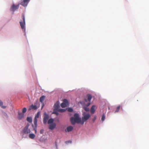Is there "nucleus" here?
<instances>
[{
    "label": "nucleus",
    "mask_w": 149,
    "mask_h": 149,
    "mask_svg": "<svg viewBox=\"0 0 149 149\" xmlns=\"http://www.w3.org/2000/svg\"><path fill=\"white\" fill-rule=\"evenodd\" d=\"M67 110L69 112H72L73 111V109L71 108H68L67 109Z\"/></svg>",
    "instance_id": "cd10ccee"
},
{
    "label": "nucleus",
    "mask_w": 149,
    "mask_h": 149,
    "mask_svg": "<svg viewBox=\"0 0 149 149\" xmlns=\"http://www.w3.org/2000/svg\"><path fill=\"white\" fill-rule=\"evenodd\" d=\"M45 96L44 95L42 96H41L40 99V102L42 103H43V101L45 99Z\"/></svg>",
    "instance_id": "f3484780"
},
{
    "label": "nucleus",
    "mask_w": 149,
    "mask_h": 149,
    "mask_svg": "<svg viewBox=\"0 0 149 149\" xmlns=\"http://www.w3.org/2000/svg\"><path fill=\"white\" fill-rule=\"evenodd\" d=\"M33 123L35 125L34 127L33 124L32 125V127H33V130L35 131V133H37V118H34Z\"/></svg>",
    "instance_id": "423d86ee"
},
{
    "label": "nucleus",
    "mask_w": 149,
    "mask_h": 149,
    "mask_svg": "<svg viewBox=\"0 0 149 149\" xmlns=\"http://www.w3.org/2000/svg\"><path fill=\"white\" fill-rule=\"evenodd\" d=\"M87 100L85 98L84 99V101L86 102H87L88 101V102L86 104V105L88 107V106L91 104V101L92 99V97L91 95L89 94H88L87 95Z\"/></svg>",
    "instance_id": "39448f33"
},
{
    "label": "nucleus",
    "mask_w": 149,
    "mask_h": 149,
    "mask_svg": "<svg viewBox=\"0 0 149 149\" xmlns=\"http://www.w3.org/2000/svg\"><path fill=\"white\" fill-rule=\"evenodd\" d=\"M30 0H23V1L20 3V4L24 6H26Z\"/></svg>",
    "instance_id": "1a4fd4ad"
},
{
    "label": "nucleus",
    "mask_w": 149,
    "mask_h": 149,
    "mask_svg": "<svg viewBox=\"0 0 149 149\" xmlns=\"http://www.w3.org/2000/svg\"><path fill=\"white\" fill-rule=\"evenodd\" d=\"M83 116L82 118L81 124H84V122L87 120L91 117L90 115L88 113H86L84 112L83 113Z\"/></svg>",
    "instance_id": "f03ea898"
},
{
    "label": "nucleus",
    "mask_w": 149,
    "mask_h": 149,
    "mask_svg": "<svg viewBox=\"0 0 149 149\" xmlns=\"http://www.w3.org/2000/svg\"><path fill=\"white\" fill-rule=\"evenodd\" d=\"M71 143V141H66L65 142V143Z\"/></svg>",
    "instance_id": "c756f323"
},
{
    "label": "nucleus",
    "mask_w": 149,
    "mask_h": 149,
    "mask_svg": "<svg viewBox=\"0 0 149 149\" xmlns=\"http://www.w3.org/2000/svg\"><path fill=\"white\" fill-rule=\"evenodd\" d=\"M26 120L27 121L30 123H31L32 121V118L31 117H27L26 118Z\"/></svg>",
    "instance_id": "aec40b11"
},
{
    "label": "nucleus",
    "mask_w": 149,
    "mask_h": 149,
    "mask_svg": "<svg viewBox=\"0 0 149 149\" xmlns=\"http://www.w3.org/2000/svg\"><path fill=\"white\" fill-rule=\"evenodd\" d=\"M22 18L23 19V21H20L19 23L21 26V29H25V19L24 16V14H22Z\"/></svg>",
    "instance_id": "7ed1b4c3"
},
{
    "label": "nucleus",
    "mask_w": 149,
    "mask_h": 149,
    "mask_svg": "<svg viewBox=\"0 0 149 149\" xmlns=\"http://www.w3.org/2000/svg\"><path fill=\"white\" fill-rule=\"evenodd\" d=\"M68 104V101L66 99H64L63 100V102L61 104V106L62 108H65L66 107Z\"/></svg>",
    "instance_id": "6e6552de"
},
{
    "label": "nucleus",
    "mask_w": 149,
    "mask_h": 149,
    "mask_svg": "<svg viewBox=\"0 0 149 149\" xmlns=\"http://www.w3.org/2000/svg\"><path fill=\"white\" fill-rule=\"evenodd\" d=\"M38 109V107L36 106V105H33L32 104L31 107L29 108V110H31V109Z\"/></svg>",
    "instance_id": "4468645a"
},
{
    "label": "nucleus",
    "mask_w": 149,
    "mask_h": 149,
    "mask_svg": "<svg viewBox=\"0 0 149 149\" xmlns=\"http://www.w3.org/2000/svg\"><path fill=\"white\" fill-rule=\"evenodd\" d=\"M53 113H54V114H56V115H58V113L57 112H56V111H54L53 112Z\"/></svg>",
    "instance_id": "c85d7f7f"
},
{
    "label": "nucleus",
    "mask_w": 149,
    "mask_h": 149,
    "mask_svg": "<svg viewBox=\"0 0 149 149\" xmlns=\"http://www.w3.org/2000/svg\"><path fill=\"white\" fill-rule=\"evenodd\" d=\"M19 5L15 6L14 4H13L11 7L10 10L11 11H14L17 9H18L19 7Z\"/></svg>",
    "instance_id": "9d476101"
},
{
    "label": "nucleus",
    "mask_w": 149,
    "mask_h": 149,
    "mask_svg": "<svg viewBox=\"0 0 149 149\" xmlns=\"http://www.w3.org/2000/svg\"><path fill=\"white\" fill-rule=\"evenodd\" d=\"M97 107L95 105H93L90 109V112L92 114L94 113Z\"/></svg>",
    "instance_id": "9b49d317"
},
{
    "label": "nucleus",
    "mask_w": 149,
    "mask_h": 149,
    "mask_svg": "<svg viewBox=\"0 0 149 149\" xmlns=\"http://www.w3.org/2000/svg\"><path fill=\"white\" fill-rule=\"evenodd\" d=\"M105 119V116H104V115L103 114L102 116V118H101L102 120V121L104 120Z\"/></svg>",
    "instance_id": "a878e982"
},
{
    "label": "nucleus",
    "mask_w": 149,
    "mask_h": 149,
    "mask_svg": "<svg viewBox=\"0 0 149 149\" xmlns=\"http://www.w3.org/2000/svg\"><path fill=\"white\" fill-rule=\"evenodd\" d=\"M84 110L86 111H89V108L87 107H84Z\"/></svg>",
    "instance_id": "b1692460"
},
{
    "label": "nucleus",
    "mask_w": 149,
    "mask_h": 149,
    "mask_svg": "<svg viewBox=\"0 0 149 149\" xmlns=\"http://www.w3.org/2000/svg\"><path fill=\"white\" fill-rule=\"evenodd\" d=\"M35 136V135L33 134H30L29 135V137L31 139H33Z\"/></svg>",
    "instance_id": "6ab92c4d"
},
{
    "label": "nucleus",
    "mask_w": 149,
    "mask_h": 149,
    "mask_svg": "<svg viewBox=\"0 0 149 149\" xmlns=\"http://www.w3.org/2000/svg\"><path fill=\"white\" fill-rule=\"evenodd\" d=\"M26 108H24L22 109V113H24L26 112Z\"/></svg>",
    "instance_id": "393cba45"
},
{
    "label": "nucleus",
    "mask_w": 149,
    "mask_h": 149,
    "mask_svg": "<svg viewBox=\"0 0 149 149\" xmlns=\"http://www.w3.org/2000/svg\"><path fill=\"white\" fill-rule=\"evenodd\" d=\"M3 102L1 100H0V106L2 108H3V109L6 108V106H3Z\"/></svg>",
    "instance_id": "412c9836"
},
{
    "label": "nucleus",
    "mask_w": 149,
    "mask_h": 149,
    "mask_svg": "<svg viewBox=\"0 0 149 149\" xmlns=\"http://www.w3.org/2000/svg\"><path fill=\"white\" fill-rule=\"evenodd\" d=\"M43 130H40V134H42L43 133Z\"/></svg>",
    "instance_id": "2f4dec72"
},
{
    "label": "nucleus",
    "mask_w": 149,
    "mask_h": 149,
    "mask_svg": "<svg viewBox=\"0 0 149 149\" xmlns=\"http://www.w3.org/2000/svg\"><path fill=\"white\" fill-rule=\"evenodd\" d=\"M29 124H27L26 126L22 130V132L25 134H28L30 133L31 131L30 129H29Z\"/></svg>",
    "instance_id": "20e7f679"
},
{
    "label": "nucleus",
    "mask_w": 149,
    "mask_h": 149,
    "mask_svg": "<svg viewBox=\"0 0 149 149\" xmlns=\"http://www.w3.org/2000/svg\"><path fill=\"white\" fill-rule=\"evenodd\" d=\"M70 121L72 124L74 125L76 123H80L81 124L82 120L79 118V115L77 113H75L74 117H72L70 118Z\"/></svg>",
    "instance_id": "f257e3e1"
},
{
    "label": "nucleus",
    "mask_w": 149,
    "mask_h": 149,
    "mask_svg": "<svg viewBox=\"0 0 149 149\" xmlns=\"http://www.w3.org/2000/svg\"><path fill=\"white\" fill-rule=\"evenodd\" d=\"M44 117L43 119V122L44 124L46 123L47 121L49 118V115L46 112L44 113Z\"/></svg>",
    "instance_id": "0eeeda50"
},
{
    "label": "nucleus",
    "mask_w": 149,
    "mask_h": 149,
    "mask_svg": "<svg viewBox=\"0 0 149 149\" xmlns=\"http://www.w3.org/2000/svg\"><path fill=\"white\" fill-rule=\"evenodd\" d=\"M120 105L118 106L116 108V110L115 111L116 112H117L119 111V110L120 108Z\"/></svg>",
    "instance_id": "5701e85b"
},
{
    "label": "nucleus",
    "mask_w": 149,
    "mask_h": 149,
    "mask_svg": "<svg viewBox=\"0 0 149 149\" xmlns=\"http://www.w3.org/2000/svg\"><path fill=\"white\" fill-rule=\"evenodd\" d=\"M24 116V114L22 113H19L18 118L19 120L21 119Z\"/></svg>",
    "instance_id": "dca6fc26"
},
{
    "label": "nucleus",
    "mask_w": 149,
    "mask_h": 149,
    "mask_svg": "<svg viewBox=\"0 0 149 149\" xmlns=\"http://www.w3.org/2000/svg\"><path fill=\"white\" fill-rule=\"evenodd\" d=\"M59 102L58 101H57L55 104L54 106V108L56 109H58L59 107Z\"/></svg>",
    "instance_id": "2eb2a0df"
},
{
    "label": "nucleus",
    "mask_w": 149,
    "mask_h": 149,
    "mask_svg": "<svg viewBox=\"0 0 149 149\" xmlns=\"http://www.w3.org/2000/svg\"><path fill=\"white\" fill-rule=\"evenodd\" d=\"M96 119V116H95L94 117V118L93 119V122H94Z\"/></svg>",
    "instance_id": "7c9ffc66"
},
{
    "label": "nucleus",
    "mask_w": 149,
    "mask_h": 149,
    "mask_svg": "<svg viewBox=\"0 0 149 149\" xmlns=\"http://www.w3.org/2000/svg\"><path fill=\"white\" fill-rule=\"evenodd\" d=\"M73 129V127L72 126H69L68 127L65 131L66 132H70L72 131Z\"/></svg>",
    "instance_id": "ddd939ff"
},
{
    "label": "nucleus",
    "mask_w": 149,
    "mask_h": 149,
    "mask_svg": "<svg viewBox=\"0 0 149 149\" xmlns=\"http://www.w3.org/2000/svg\"><path fill=\"white\" fill-rule=\"evenodd\" d=\"M56 127V124L55 123L50 124L49 127V129L51 130H53Z\"/></svg>",
    "instance_id": "f8f14e48"
},
{
    "label": "nucleus",
    "mask_w": 149,
    "mask_h": 149,
    "mask_svg": "<svg viewBox=\"0 0 149 149\" xmlns=\"http://www.w3.org/2000/svg\"><path fill=\"white\" fill-rule=\"evenodd\" d=\"M65 111V110L63 109H58V111L61 112H63Z\"/></svg>",
    "instance_id": "bb28decb"
},
{
    "label": "nucleus",
    "mask_w": 149,
    "mask_h": 149,
    "mask_svg": "<svg viewBox=\"0 0 149 149\" xmlns=\"http://www.w3.org/2000/svg\"><path fill=\"white\" fill-rule=\"evenodd\" d=\"M54 121V120L52 118H50L49 119V120L48 121V124H52V123H54L53 122Z\"/></svg>",
    "instance_id": "a211bd4d"
},
{
    "label": "nucleus",
    "mask_w": 149,
    "mask_h": 149,
    "mask_svg": "<svg viewBox=\"0 0 149 149\" xmlns=\"http://www.w3.org/2000/svg\"><path fill=\"white\" fill-rule=\"evenodd\" d=\"M42 107H41V109H42V108H43L44 106V103H42Z\"/></svg>",
    "instance_id": "473e14b6"
},
{
    "label": "nucleus",
    "mask_w": 149,
    "mask_h": 149,
    "mask_svg": "<svg viewBox=\"0 0 149 149\" xmlns=\"http://www.w3.org/2000/svg\"><path fill=\"white\" fill-rule=\"evenodd\" d=\"M40 114V111H38L37 112V113L36 114L35 118H38L39 117Z\"/></svg>",
    "instance_id": "4be33fe9"
}]
</instances>
